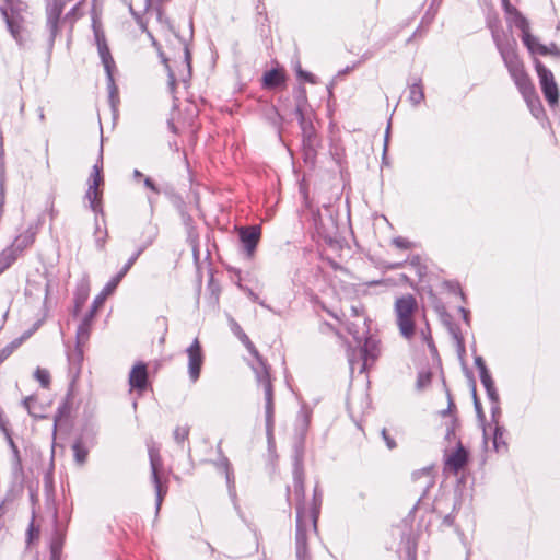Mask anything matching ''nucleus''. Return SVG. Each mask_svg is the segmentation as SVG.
<instances>
[{
	"label": "nucleus",
	"instance_id": "f257e3e1",
	"mask_svg": "<svg viewBox=\"0 0 560 560\" xmlns=\"http://www.w3.org/2000/svg\"><path fill=\"white\" fill-rule=\"evenodd\" d=\"M293 493L296 499V560H311V553L307 548V538L311 533H315L317 530L318 508L314 505L308 510L304 505V471L302 462L299 458L295 459L293 468Z\"/></svg>",
	"mask_w": 560,
	"mask_h": 560
},
{
	"label": "nucleus",
	"instance_id": "f03ea898",
	"mask_svg": "<svg viewBox=\"0 0 560 560\" xmlns=\"http://www.w3.org/2000/svg\"><path fill=\"white\" fill-rule=\"evenodd\" d=\"M229 324L232 332L242 341V343L246 347L249 353L255 358V361L250 364V366L253 372L255 373L257 384L261 386L264 389L266 431L268 439L271 440L275 427V402L273 386L269 366L260 357L256 347L250 341L248 336L243 331L238 323L233 317H229Z\"/></svg>",
	"mask_w": 560,
	"mask_h": 560
},
{
	"label": "nucleus",
	"instance_id": "7ed1b4c3",
	"mask_svg": "<svg viewBox=\"0 0 560 560\" xmlns=\"http://www.w3.org/2000/svg\"><path fill=\"white\" fill-rule=\"evenodd\" d=\"M492 38L522 96L535 91V88L524 70V66L516 54V43L513 39L504 38L498 31L492 30Z\"/></svg>",
	"mask_w": 560,
	"mask_h": 560
},
{
	"label": "nucleus",
	"instance_id": "20e7f679",
	"mask_svg": "<svg viewBox=\"0 0 560 560\" xmlns=\"http://www.w3.org/2000/svg\"><path fill=\"white\" fill-rule=\"evenodd\" d=\"M4 1L5 4L0 8L1 14L12 37L18 43H22L28 18V5L21 0Z\"/></svg>",
	"mask_w": 560,
	"mask_h": 560
},
{
	"label": "nucleus",
	"instance_id": "39448f33",
	"mask_svg": "<svg viewBox=\"0 0 560 560\" xmlns=\"http://www.w3.org/2000/svg\"><path fill=\"white\" fill-rule=\"evenodd\" d=\"M417 307L416 299L410 295L398 298L395 302V313L400 334L410 339L415 334L413 312Z\"/></svg>",
	"mask_w": 560,
	"mask_h": 560
},
{
	"label": "nucleus",
	"instance_id": "423d86ee",
	"mask_svg": "<svg viewBox=\"0 0 560 560\" xmlns=\"http://www.w3.org/2000/svg\"><path fill=\"white\" fill-rule=\"evenodd\" d=\"M94 35H95V42L97 45L98 56L101 58V61L104 66L105 72H106L109 98H110V102H113L114 97L117 95V86H116L115 80H114V71L116 69V65H115L114 58L112 57L109 48L107 46L106 38H105L104 34L101 33L98 30H95Z\"/></svg>",
	"mask_w": 560,
	"mask_h": 560
},
{
	"label": "nucleus",
	"instance_id": "0eeeda50",
	"mask_svg": "<svg viewBox=\"0 0 560 560\" xmlns=\"http://www.w3.org/2000/svg\"><path fill=\"white\" fill-rule=\"evenodd\" d=\"M358 353V358L354 351L349 355V365L352 372L358 370L362 373L365 372L380 355L378 341L368 338Z\"/></svg>",
	"mask_w": 560,
	"mask_h": 560
},
{
	"label": "nucleus",
	"instance_id": "6e6552de",
	"mask_svg": "<svg viewBox=\"0 0 560 560\" xmlns=\"http://www.w3.org/2000/svg\"><path fill=\"white\" fill-rule=\"evenodd\" d=\"M102 168H103V155L102 152L100 153V156L96 161V163L93 165L92 172L90 174L89 178V187L85 192V199L89 201V206L93 212L101 213L102 208L100 203V199L102 196V191L100 190V186L103 184V176H102Z\"/></svg>",
	"mask_w": 560,
	"mask_h": 560
},
{
	"label": "nucleus",
	"instance_id": "1a4fd4ad",
	"mask_svg": "<svg viewBox=\"0 0 560 560\" xmlns=\"http://www.w3.org/2000/svg\"><path fill=\"white\" fill-rule=\"evenodd\" d=\"M535 69L546 101L551 107L557 106L559 102V89L553 73L539 60L535 61Z\"/></svg>",
	"mask_w": 560,
	"mask_h": 560
},
{
	"label": "nucleus",
	"instance_id": "9d476101",
	"mask_svg": "<svg viewBox=\"0 0 560 560\" xmlns=\"http://www.w3.org/2000/svg\"><path fill=\"white\" fill-rule=\"evenodd\" d=\"M313 224L316 233L326 242H332L336 238L338 226L331 210L327 207L323 211L313 213Z\"/></svg>",
	"mask_w": 560,
	"mask_h": 560
},
{
	"label": "nucleus",
	"instance_id": "9b49d317",
	"mask_svg": "<svg viewBox=\"0 0 560 560\" xmlns=\"http://www.w3.org/2000/svg\"><path fill=\"white\" fill-rule=\"evenodd\" d=\"M147 446H148V453H149L150 465H151V477H152V481L154 483L155 494H156L155 508H156V512H159L162 501H163V498L166 494V489L165 490L163 489L159 474H158V470L162 465V460H161V456H160V448L153 440H149L147 442Z\"/></svg>",
	"mask_w": 560,
	"mask_h": 560
},
{
	"label": "nucleus",
	"instance_id": "f8f14e48",
	"mask_svg": "<svg viewBox=\"0 0 560 560\" xmlns=\"http://www.w3.org/2000/svg\"><path fill=\"white\" fill-rule=\"evenodd\" d=\"M188 357V374L192 383L200 377L201 366L203 364V353L198 338L186 349Z\"/></svg>",
	"mask_w": 560,
	"mask_h": 560
},
{
	"label": "nucleus",
	"instance_id": "ddd939ff",
	"mask_svg": "<svg viewBox=\"0 0 560 560\" xmlns=\"http://www.w3.org/2000/svg\"><path fill=\"white\" fill-rule=\"evenodd\" d=\"M467 460L468 453L462 445L460 441H457L456 448L453 452L448 453L445 451L444 453V470L456 475L462 468H464Z\"/></svg>",
	"mask_w": 560,
	"mask_h": 560
},
{
	"label": "nucleus",
	"instance_id": "4468645a",
	"mask_svg": "<svg viewBox=\"0 0 560 560\" xmlns=\"http://www.w3.org/2000/svg\"><path fill=\"white\" fill-rule=\"evenodd\" d=\"M148 378L147 364L142 361L136 362L129 372L128 383L130 389H136L141 394L148 387Z\"/></svg>",
	"mask_w": 560,
	"mask_h": 560
},
{
	"label": "nucleus",
	"instance_id": "2eb2a0df",
	"mask_svg": "<svg viewBox=\"0 0 560 560\" xmlns=\"http://www.w3.org/2000/svg\"><path fill=\"white\" fill-rule=\"evenodd\" d=\"M243 249L248 257L253 256L261 235L259 225H250L238 230Z\"/></svg>",
	"mask_w": 560,
	"mask_h": 560
},
{
	"label": "nucleus",
	"instance_id": "dca6fc26",
	"mask_svg": "<svg viewBox=\"0 0 560 560\" xmlns=\"http://www.w3.org/2000/svg\"><path fill=\"white\" fill-rule=\"evenodd\" d=\"M66 0H54L47 7V27L50 39L54 40L59 32L60 15L63 12Z\"/></svg>",
	"mask_w": 560,
	"mask_h": 560
},
{
	"label": "nucleus",
	"instance_id": "f3484780",
	"mask_svg": "<svg viewBox=\"0 0 560 560\" xmlns=\"http://www.w3.org/2000/svg\"><path fill=\"white\" fill-rule=\"evenodd\" d=\"M481 384L483 385L487 396L491 402V412L494 415L500 411L499 406V394L497 392L494 382L490 375V373H482V376L480 378Z\"/></svg>",
	"mask_w": 560,
	"mask_h": 560
},
{
	"label": "nucleus",
	"instance_id": "a211bd4d",
	"mask_svg": "<svg viewBox=\"0 0 560 560\" xmlns=\"http://www.w3.org/2000/svg\"><path fill=\"white\" fill-rule=\"evenodd\" d=\"M294 101L295 114L300 122L303 124L305 119V110L307 107V95L304 86L300 85L294 90Z\"/></svg>",
	"mask_w": 560,
	"mask_h": 560
},
{
	"label": "nucleus",
	"instance_id": "6ab92c4d",
	"mask_svg": "<svg viewBox=\"0 0 560 560\" xmlns=\"http://www.w3.org/2000/svg\"><path fill=\"white\" fill-rule=\"evenodd\" d=\"M34 242V234L26 232L23 234H20L15 237V240L12 242V244L7 247V249H11L12 254L15 258L19 257V255L30 245H32Z\"/></svg>",
	"mask_w": 560,
	"mask_h": 560
},
{
	"label": "nucleus",
	"instance_id": "aec40b11",
	"mask_svg": "<svg viewBox=\"0 0 560 560\" xmlns=\"http://www.w3.org/2000/svg\"><path fill=\"white\" fill-rule=\"evenodd\" d=\"M118 282H107L103 290L95 296L90 313L96 314L98 308L104 304L105 300L115 291Z\"/></svg>",
	"mask_w": 560,
	"mask_h": 560
},
{
	"label": "nucleus",
	"instance_id": "412c9836",
	"mask_svg": "<svg viewBox=\"0 0 560 560\" xmlns=\"http://www.w3.org/2000/svg\"><path fill=\"white\" fill-rule=\"evenodd\" d=\"M508 13H513V23L514 25L522 31V39L523 42L529 40V23L525 16H523L518 11L513 9L510 5V11H506Z\"/></svg>",
	"mask_w": 560,
	"mask_h": 560
},
{
	"label": "nucleus",
	"instance_id": "4be33fe9",
	"mask_svg": "<svg viewBox=\"0 0 560 560\" xmlns=\"http://www.w3.org/2000/svg\"><path fill=\"white\" fill-rule=\"evenodd\" d=\"M94 316V314L89 312L79 325L77 330V340L79 345L85 342L89 339Z\"/></svg>",
	"mask_w": 560,
	"mask_h": 560
},
{
	"label": "nucleus",
	"instance_id": "5701e85b",
	"mask_svg": "<svg viewBox=\"0 0 560 560\" xmlns=\"http://www.w3.org/2000/svg\"><path fill=\"white\" fill-rule=\"evenodd\" d=\"M523 97L533 116L537 119L540 118L544 115V107L536 91H533Z\"/></svg>",
	"mask_w": 560,
	"mask_h": 560
},
{
	"label": "nucleus",
	"instance_id": "b1692460",
	"mask_svg": "<svg viewBox=\"0 0 560 560\" xmlns=\"http://www.w3.org/2000/svg\"><path fill=\"white\" fill-rule=\"evenodd\" d=\"M284 82V74L278 69H271L265 72L262 84L267 89H273Z\"/></svg>",
	"mask_w": 560,
	"mask_h": 560
},
{
	"label": "nucleus",
	"instance_id": "393cba45",
	"mask_svg": "<svg viewBox=\"0 0 560 560\" xmlns=\"http://www.w3.org/2000/svg\"><path fill=\"white\" fill-rule=\"evenodd\" d=\"M182 45H183V59L180 61L179 78H180V80H183L185 82L190 78L191 57H190L188 46L185 43H182Z\"/></svg>",
	"mask_w": 560,
	"mask_h": 560
},
{
	"label": "nucleus",
	"instance_id": "a878e982",
	"mask_svg": "<svg viewBox=\"0 0 560 560\" xmlns=\"http://www.w3.org/2000/svg\"><path fill=\"white\" fill-rule=\"evenodd\" d=\"M408 100L412 106H418L424 100V92L421 85V79H417L409 86Z\"/></svg>",
	"mask_w": 560,
	"mask_h": 560
},
{
	"label": "nucleus",
	"instance_id": "bb28decb",
	"mask_svg": "<svg viewBox=\"0 0 560 560\" xmlns=\"http://www.w3.org/2000/svg\"><path fill=\"white\" fill-rule=\"evenodd\" d=\"M408 267L420 280L428 276V266L424 264L421 257L413 256L408 261Z\"/></svg>",
	"mask_w": 560,
	"mask_h": 560
},
{
	"label": "nucleus",
	"instance_id": "cd10ccee",
	"mask_svg": "<svg viewBox=\"0 0 560 560\" xmlns=\"http://www.w3.org/2000/svg\"><path fill=\"white\" fill-rule=\"evenodd\" d=\"M30 337V334H25L13 341H11L8 346L0 349V364L9 358L14 350H16L23 342Z\"/></svg>",
	"mask_w": 560,
	"mask_h": 560
},
{
	"label": "nucleus",
	"instance_id": "c85d7f7f",
	"mask_svg": "<svg viewBox=\"0 0 560 560\" xmlns=\"http://www.w3.org/2000/svg\"><path fill=\"white\" fill-rule=\"evenodd\" d=\"M72 451L75 463L80 466L84 465L89 455L88 447L81 441H77L72 445Z\"/></svg>",
	"mask_w": 560,
	"mask_h": 560
},
{
	"label": "nucleus",
	"instance_id": "c756f323",
	"mask_svg": "<svg viewBox=\"0 0 560 560\" xmlns=\"http://www.w3.org/2000/svg\"><path fill=\"white\" fill-rule=\"evenodd\" d=\"M23 406L26 408L27 412L35 418L43 417L42 410L38 407L37 399L33 396H28L23 400Z\"/></svg>",
	"mask_w": 560,
	"mask_h": 560
},
{
	"label": "nucleus",
	"instance_id": "7c9ffc66",
	"mask_svg": "<svg viewBox=\"0 0 560 560\" xmlns=\"http://www.w3.org/2000/svg\"><path fill=\"white\" fill-rule=\"evenodd\" d=\"M431 378H432V373L429 369L420 370L418 373L417 383H416L417 389L422 390V389L427 388L431 383Z\"/></svg>",
	"mask_w": 560,
	"mask_h": 560
},
{
	"label": "nucleus",
	"instance_id": "2f4dec72",
	"mask_svg": "<svg viewBox=\"0 0 560 560\" xmlns=\"http://www.w3.org/2000/svg\"><path fill=\"white\" fill-rule=\"evenodd\" d=\"M493 447L497 452H503L506 450V443L504 441V431L500 427H495L494 429Z\"/></svg>",
	"mask_w": 560,
	"mask_h": 560
},
{
	"label": "nucleus",
	"instance_id": "473e14b6",
	"mask_svg": "<svg viewBox=\"0 0 560 560\" xmlns=\"http://www.w3.org/2000/svg\"><path fill=\"white\" fill-rule=\"evenodd\" d=\"M15 260L16 258L13 256L12 250L4 248L0 253V275L5 269H8Z\"/></svg>",
	"mask_w": 560,
	"mask_h": 560
},
{
	"label": "nucleus",
	"instance_id": "72a5a7b5",
	"mask_svg": "<svg viewBox=\"0 0 560 560\" xmlns=\"http://www.w3.org/2000/svg\"><path fill=\"white\" fill-rule=\"evenodd\" d=\"M95 244L96 247L103 249L106 243L107 231L106 229H102L97 219L95 220Z\"/></svg>",
	"mask_w": 560,
	"mask_h": 560
},
{
	"label": "nucleus",
	"instance_id": "f704fd0d",
	"mask_svg": "<svg viewBox=\"0 0 560 560\" xmlns=\"http://www.w3.org/2000/svg\"><path fill=\"white\" fill-rule=\"evenodd\" d=\"M34 377L44 388H47L50 384V373L46 369L37 368Z\"/></svg>",
	"mask_w": 560,
	"mask_h": 560
},
{
	"label": "nucleus",
	"instance_id": "c9c22d12",
	"mask_svg": "<svg viewBox=\"0 0 560 560\" xmlns=\"http://www.w3.org/2000/svg\"><path fill=\"white\" fill-rule=\"evenodd\" d=\"M160 57H161V60L162 62L164 63L166 70H167V74H168V86L170 89L173 91L174 88H175V84H176V81H177V74L176 72L172 69V67L170 66L168 63V59L164 56V54L162 51L159 52Z\"/></svg>",
	"mask_w": 560,
	"mask_h": 560
},
{
	"label": "nucleus",
	"instance_id": "e433bc0d",
	"mask_svg": "<svg viewBox=\"0 0 560 560\" xmlns=\"http://www.w3.org/2000/svg\"><path fill=\"white\" fill-rule=\"evenodd\" d=\"M141 254V250L136 252L124 265V267L118 271V273L113 277L112 280H121L127 271L131 268V266L135 264V261L138 259L139 255Z\"/></svg>",
	"mask_w": 560,
	"mask_h": 560
},
{
	"label": "nucleus",
	"instance_id": "4c0bfd02",
	"mask_svg": "<svg viewBox=\"0 0 560 560\" xmlns=\"http://www.w3.org/2000/svg\"><path fill=\"white\" fill-rule=\"evenodd\" d=\"M12 453V469L13 474L15 476H22L23 475V465H22V458L19 448L11 452Z\"/></svg>",
	"mask_w": 560,
	"mask_h": 560
},
{
	"label": "nucleus",
	"instance_id": "58836bf2",
	"mask_svg": "<svg viewBox=\"0 0 560 560\" xmlns=\"http://www.w3.org/2000/svg\"><path fill=\"white\" fill-rule=\"evenodd\" d=\"M190 428L188 425H178L174 429L173 436L177 443H183L189 435Z\"/></svg>",
	"mask_w": 560,
	"mask_h": 560
},
{
	"label": "nucleus",
	"instance_id": "ea45409f",
	"mask_svg": "<svg viewBox=\"0 0 560 560\" xmlns=\"http://www.w3.org/2000/svg\"><path fill=\"white\" fill-rule=\"evenodd\" d=\"M80 4L81 2L74 4L61 21L63 24H68L70 28H72L74 21L78 19V10Z\"/></svg>",
	"mask_w": 560,
	"mask_h": 560
},
{
	"label": "nucleus",
	"instance_id": "a19ab883",
	"mask_svg": "<svg viewBox=\"0 0 560 560\" xmlns=\"http://www.w3.org/2000/svg\"><path fill=\"white\" fill-rule=\"evenodd\" d=\"M88 296H89V288L86 285H82L75 296V310H74L75 313H78L80 307L85 303V301L88 300Z\"/></svg>",
	"mask_w": 560,
	"mask_h": 560
},
{
	"label": "nucleus",
	"instance_id": "79ce46f5",
	"mask_svg": "<svg viewBox=\"0 0 560 560\" xmlns=\"http://www.w3.org/2000/svg\"><path fill=\"white\" fill-rule=\"evenodd\" d=\"M538 54L542 55V56L553 55V56L560 57V48L555 43H551L549 46L539 45Z\"/></svg>",
	"mask_w": 560,
	"mask_h": 560
},
{
	"label": "nucleus",
	"instance_id": "37998d69",
	"mask_svg": "<svg viewBox=\"0 0 560 560\" xmlns=\"http://www.w3.org/2000/svg\"><path fill=\"white\" fill-rule=\"evenodd\" d=\"M406 553H407L408 560H417V544L411 538L407 539Z\"/></svg>",
	"mask_w": 560,
	"mask_h": 560
},
{
	"label": "nucleus",
	"instance_id": "c03bdc74",
	"mask_svg": "<svg viewBox=\"0 0 560 560\" xmlns=\"http://www.w3.org/2000/svg\"><path fill=\"white\" fill-rule=\"evenodd\" d=\"M446 323L448 326V331L452 335V337L456 340V342L459 347H463V337H462L459 328L456 325L451 324L450 322H446Z\"/></svg>",
	"mask_w": 560,
	"mask_h": 560
},
{
	"label": "nucleus",
	"instance_id": "a18cd8bd",
	"mask_svg": "<svg viewBox=\"0 0 560 560\" xmlns=\"http://www.w3.org/2000/svg\"><path fill=\"white\" fill-rule=\"evenodd\" d=\"M524 45L528 48L530 52L538 54V47L541 45L536 37H534L532 34H529V40L523 42Z\"/></svg>",
	"mask_w": 560,
	"mask_h": 560
},
{
	"label": "nucleus",
	"instance_id": "49530a36",
	"mask_svg": "<svg viewBox=\"0 0 560 560\" xmlns=\"http://www.w3.org/2000/svg\"><path fill=\"white\" fill-rule=\"evenodd\" d=\"M393 244L400 249H408L411 247V242L401 236L395 237L393 240Z\"/></svg>",
	"mask_w": 560,
	"mask_h": 560
},
{
	"label": "nucleus",
	"instance_id": "de8ad7c7",
	"mask_svg": "<svg viewBox=\"0 0 560 560\" xmlns=\"http://www.w3.org/2000/svg\"><path fill=\"white\" fill-rule=\"evenodd\" d=\"M143 185L145 188L151 190L155 195H160L161 189L158 187V185L152 180L150 177H143Z\"/></svg>",
	"mask_w": 560,
	"mask_h": 560
},
{
	"label": "nucleus",
	"instance_id": "09e8293b",
	"mask_svg": "<svg viewBox=\"0 0 560 560\" xmlns=\"http://www.w3.org/2000/svg\"><path fill=\"white\" fill-rule=\"evenodd\" d=\"M444 284L448 287L450 291H452L455 295H458L462 300H464V293L460 287L458 285V282H444Z\"/></svg>",
	"mask_w": 560,
	"mask_h": 560
},
{
	"label": "nucleus",
	"instance_id": "8fccbe9b",
	"mask_svg": "<svg viewBox=\"0 0 560 560\" xmlns=\"http://www.w3.org/2000/svg\"><path fill=\"white\" fill-rule=\"evenodd\" d=\"M60 550H61V544L59 541H54L50 547V552H51L50 560H59Z\"/></svg>",
	"mask_w": 560,
	"mask_h": 560
},
{
	"label": "nucleus",
	"instance_id": "3c124183",
	"mask_svg": "<svg viewBox=\"0 0 560 560\" xmlns=\"http://www.w3.org/2000/svg\"><path fill=\"white\" fill-rule=\"evenodd\" d=\"M382 438L383 440L385 441L387 447L389 450H393L396 447V442L395 440L388 434L387 430L386 429H383L382 430Z\"/></svg>",
	"mask_w": 560,
	"mask_h": 560
},
{
	"label": "nucleus",
	"instance_id": "603ef678",
	"mask_svg": "<svg viewBox=\"0 0 560 560\" xmlns=\"http://www.w3.org/2000/svg\"><path fill=\"white\" fill-rule=\"evenodd\" d=\"M475 365L476 368L478 369V372H479V377L481 378L482 376V373L486 372V373H489L483 360L481 357H476L475 358Z\"/></svg>",
	"mask_w": 560,
	"mask_h": 560
},
{
	"label": "nucleus",
	"instance_id": "864d4df0",
	"mask_svg": "<svg viewBox=\"0 0 560 560\" xmlns=\"http://www.w3.org/2000/svg\"><path fill=\"white\" fill-rule=\"evenodd\" d=\"M296 74L299 78L304 79L307 82H311V83L315 82L313 74L310 72L303 71L300 66L296 68Z\"/></svg>",
	"mask_w": 560,
	"mask_h": 560
},
{
	"label": "nucleus",
	"instance_id": "5fc2aeb1",
	"mask_svg": "<svg viewBox=\"0 0 560 560\" xmlns=\"http://www.w3.org/2000/svg\"><path fill=\"white\" fill-rule=\"evenodd\" d=\"M445 438L450 441L454 440L455 442H457L454 424L447 428Z\"/></svg>",
	"mask_w": 560,
	"mask_h": 560
},
{
	"label": "nucleus",
	"instance_id": "6e6d98bb",
	"mask_svg": "<svg viewBox=\"0 0 560 560\" xmlns=\"http://www.w3.org/2000/svg\"><path fill=\"white\" fill-rule=\"evenodd\" d=\"M4 438L7 440V443H8L9 447H10L11 452H13V451L19 448L18 445L15 444L11 433L7 434Z\"/></svg>",
	"mask_w": 560,
	"mask_h": 560
},
{
	"label": "nucleus",
	"instance_id": "4d7b16f0",
	"mask_svg": "<svg viewBox=\"0 0 560 560\" xmlns=\"http://www.w3.org/2000/svg\"><path fill=\"white\" fill-rule=\"evenodd\" d=\"M458 311L462 313V316H463L464 322H465L467 325H469V312H468L465 307H463V306H460V307L458 308Z\"/></svg>",
	"mask_w": 560,
	"mask_h": 560
},
{
	"label": "nucleus",
	"instance_id": "13d9d810",
	"mask_svg": "<svg viewBox=\"0 0 560 560\" xmlns=\"http://www.w3.org/2000/svg\"><path fill=\"white\" fill-rule=\"evenodd\" d=\"M389 131H390V121L387 125L386 132H385V139H384V152L387 150V143L389 139Z\"/></svg>",
	"mask_w": 560,
	"mask_h": 560
},
{
	"label": "nucleus",
	"instance_id": "bf43d9fd",
	"mask_svg": "<svg viewBox=\"0 0 560 560\" xmlns=\"http://www.w3.org/2000/svg\"><path fill=\"white\" fill-rule=\"evenodd\" d=\"M226 479H228V483H229V490H230V493L232 497H235V489H234V485L233 482L231 481V478H230V474L228 472L226 474Z\"/></svg>",
	"mask_w": 560,
	"mask_h": 560
},
{
	"label": "nucleus",
	"instance_id": "052dcab7",
	"mask_svg": "<svg viewBox=\"0 0 560 560\" xmlns=\"http://www.w3.org/2000/svg\"><path fill=\"white\" fill-rule=\"evenodd\" d=\"M474 402H475V408L478 412L481 411V405H480V401L478 400L477 396H476V393L474 392Z\"/></svg>",
	"mask_w": 560,
	"mask_h": 560
},
{
	"label": "nucleus",
	"instance_id": "680f3d73",
	"mask_svg": "<svg viewBox=\"0 0 560 560\" xmlns=\"http://www.w3.org/2000/svg\"><path fill=\"white\" fill-rule=\"evenodd\" d=\"M246 292H247L248 296H249L253 301H255V302H259V301H258V296H257V294H255L252 290H246Z\"/></svg>",
	"mask_w": 560,
	"mask_h": 560
},
{
	"label": "nucleus",
	"instance_id": "e2e57ef3",
	"mask_svg": "<svg viewBox=\"0 0 560 560\" xmlns=\"http://www.w3.org/2000/svg\"><path fill=\"white\" fill-rule=\"evenodd\" d=\"M133 177L135 178H143V174L139 170L133 171Z\"/></svg>",
	"mask_w": 560,
	"mask_h": 560
},
{
	"label": "nucleus",
	"instance_id": "0e129e2a",
	"mask_svg": "<svg viewBox=\"0 0 560 560\" xmlns=\"http://www.w3.org/2000/svg\"><path fill=\"white\" fill-rule=\"evenodd\" d=\"M38 117L42 121L45 120V114L43 108H38Z\"/></svg>",
	"mask_w": 560,
	"mask_h": 560
},
{
	"label": "nucleus",
	"instance_id": "69168bd1",
	"mask_svg": "<svg viewBox=\"0 0 560 560\" xmlns=\"http://www.w3.org/2000/svg\"><path fill=\"white\" fill-rule=\"evenodd\" d=\"M502 3L505 8V11H510V3H509V0H502Z\"/></svg>",
	"mask_w": 560,
	"mask_h": 560
},
{
	"label": "nucleus",
	"instance_id": "338daca9",
	"mask_svg": "<svg viewBox=\"0 0 560 560\" xmlns=\"http://www.w3.org/2000/svg\"><path fill=\"white\" fill-rule=\"evenodd\" d=\"M351 310H352L353 314L358 315V313H359V310H358V307H355V306H352V307H351Z\"/></svg>",
	"mask_w": 560,
	"mask_h": 560
},
{
	"label": "nucleus",
	"instance_id": "774afa93",
	"mask_svg": "<svg viewBox=\"0 0 560 560\" xmlns=\"http://www.w3.org/2000/svg\"><path fill=\"white\" fill-rule=\"evenodd\" d=\"M148 201H149L150 205L153 203L154 200H153L152 196H148Z\"/></svg>",
	"mask_w": 560,
	"mask_h": 560
}]
</instances>
